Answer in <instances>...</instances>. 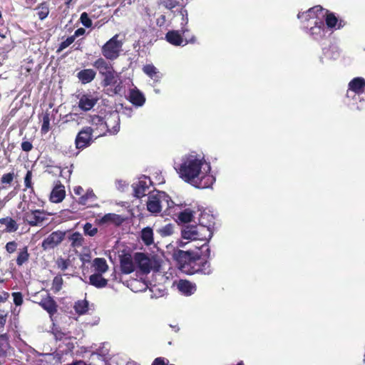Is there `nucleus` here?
I'll return each mask as SVG.
<instances>
[{
  "instance_id": "2eb2a0df",
  "label": "nucleus",
  "mask_w": 365,
  "mask_h": 365,
  "mask_svg": "<svg viewBox=\"0 0 365 365\" xmlns=\"http://www.w3.org/2000/svg\"><path fill=\"white\" fill-rule=\"evenodd\" d=\"M134 259L136 269L138 268L141 272L147 274L152 269L153 262L147 255L137 252L134 255Z\"/></svg>"
},
{
  "instance_id": "bf43d9fd",
  "label": "nucleus",
  "mask_w": 365,
  "mask_h": 365,
  "mask_svg": "<svg viewBox=\"0 0 365 365\" xmlns=\"http://www.w3.org/2000/svg\"><path fill=\"white\" fill-rule=\"evenodd\" d=\"M6 322V314H0V328H3Z\"/></svg>"
},
{
  "instance_id": "864d4df0",
  "label": "nucleus",
  "mask_w": 365,
  "mask_h": 365,
  "mask_svg": "<svg viewBox=\"0 0 365 365\" xmlns=\"http://www.w3.org/2000/svg\"><path fill=\"white\" fill-rule=\"evenodd\" d=\"M17 244L15 242H9L6 245V250L9 253H13L16 251Z\"/></svg>"
},
{
  "instance_id": "c03bdc74",
  "label": "nucleus",
  "mask_w": 365,
  "mask_h": 365,
  "mask_svg": "<svg viewBox=\"0 0 365 365\" xmlns=\"http://www.w3.org/2000/svg\"><path fill=\"white\" fill-rule=\"evenodd\" d=\"M48 13H49L48 8L44 5H41V6H39L38 8L37 14H38V16L39 17V19L41 20L46 18L47 16L48 15Z\"/></svg>"
},
{
  "instance_id": "de8ad7c7",
  "label": "nucleus",
  "mask_w": 365,
  "mask_h": 365,
  "mask_svg": "<svg viewBox=\"0 0 365 365\" xmlns=\"http://www.w3.org/2000/svg\"><path fill=\"white\" fill-rule=\"evenodd\" d=\"M12 297L16 306H21L23 304V295L21 292H13Z\"/></svg>"
},
{
  "instance_id": "ea45409f",
  "label": "nucleus",
  "mask_w": 365,
  "mask_h": 365,
  "mask_svg": "<svg viewBox=\"0 0 365 365\" xmlns=\"http://www.w3.org/2000/svg\"><path fill=\"white\" fill-rule=\"evenodd\" d=\"M74 309L78 314H83L88 311V302L86 300H79L76 302Z\"/></svg>"
},
{
  "instance_id": "603ef678",
  "label": "nucleus",
  "mask_w": 365,
  "mask_h": 365,
  "mask_svg": "<svg viewBox=\"0 0 365 365\" xmlns=\"http://www.w3.org/2000/svg\"><path fill=\"white\" fill-rule=\"evenodd\" d=\"M32 172L29 170L24 178V184L26 188H32Z\"/></svg>"
},
{
  "instance_id": "9d476101",
  "label": "nucleus",
  "mask_w": 365,
  "mask_h": 365,
  "mask_svg": "<svg viewBox=\"0 0 365 365\" xmlns=\"http://www.w3.org/2000/svg\"><path fill=\"white\" fill-rule=\"evenodd\" d=\"M187 31V29L183 28L180 31H170L167 33L165 38L170 44L176 46H185L189 43H195V37H192L189 40H187L182 37Z\"/></svg>"
},
{
  "instance_id": "774afa93",
  "label": "nucleus",
  "mask_w": 365,
  "mask_h": 365,
  "mask_svg": "<svg viewBox=\"0 0 365 365\" xmlns=\"http://www.w3.org/2000/svg\"><path fill=\"white\" fill-rule=\"evenodd\" d=\"M66 1H67V2H69V1H71V0H66Z\"/></svg>"
},
{
  "instance_id": "4d7b16f0",
  "label": "nucleus",
  "mask_w": 365,
  "mask_h": 365,
  "mask_svg": "<svg viewBox=\"0 0 365 365\" xmlns=\"http://www.w3.org/2000/svg\"><path fill=\"white\" fill-rule=\"evenodd\" d=\"M9 297V294L7 292L3 291L0 293V303L5 302Z\"/></svg>"
},
{
  "instance_id": "5701e85b",
  "label": "nucleus",
  "mask_w": 365,
  "mask_h": 365,
  "mask_svg": "<svg viewBox=\"0 0 365 365\" xmlns=\"http://www.w3.org/2000/svg\"><path fill=\"white\" fill-rule=\"evenodd\" d=\"M324 58L329 60H336L340 56L339 48L334 44L324 47L322 50ZM320 61L324 63L323 57H321Z\"/></svg>"
},
{
  "instance_id": "6e6d98bb",
  "label": "nucleus",
  "mask_w": 365,
  "mask_h": 365,
  "mask_svg": "<svg viewBox=\"0 0 365 365\" xmlns=\"http://www.w3.org/2000/svg\"><path fill=\"white\" fill-rule=\"evenodd\" d=\"M14 178L13 173L4 174L1 178V182L3 183H10Z\"/></svg>"
},
{
  "instance_id": "09e8293b",
  "label": "nucleus",
  "mask_w": 365,
  "mask_h": 365,
  "mask_svg": "<svg viewBox=\"0 0 365 365\" xmlns=\"http://www.w3.org/2000/svg\"><path fill=\"white\" fill-rule=\"evenodd\" d=\"M163 5L168 9H173L176 7L178 2L177 0H162Z\"/></svg>"
},
{
  "instance_id": "b1692460",
  "label": "nucleus",
  "mask_w": 365,
  "mask_h": 365,
  "mask_svg": "<svg viewBox=\"0 0 365 365\" xmlns=\"http://www.w3.org/2000/svg\"><path fill=\"white\" fill-rule=\"evenodd\" d=\"M94 133H96L97 136L106 135V130L104 125V117L101 118L98 115H94L91 118V120Z\"/></svg>"
},
{
  "instance_id": "412c9836",
  "label": "nucleus",
  "mask_w": 365,
  "mask_h": 365,
  "mask_svg": "<svg viewBox=\"0 0 365 365\" xmlns=\"http://www.w3.org/2000/svg\"><path fill=\"white\" fill-rule=\"evenodd\" d=\"M128 98L130 102L137 107L143 106L145 102L143 93L135 87L130 90Z\"/></svg>"
},
{
  "instance_id": "8fccbe9b",
  "label": "nucleus",
  "mask_w": 365,
  "mask_h": 365,
  "mask_svg": "<svg viewBox=\"0 0 365 365\" xmlns=\"http://www.w3.org/2000/svg\"><path fill=\"white\" fill-rule=\"evenodd\" d=\"M178 14L181 16V25H186L188 22L187 10L181 8L178 11Z\"/></svg>"
},
{
  "instance_id": "aec40b11",
  "label": "nucleus",
  "mask_w": 365,
  "mask_h": 365,
  "mask_svg": "<svg viewBox=\"0 0 365 365\" xmlns=\"http://www.w3.org/2000/svg\"><path fill=\"white\" fill-rule=\"evenodd\" d=\"M120 268L122 272L124 274H130L136 270V264L134 257H132L130 255H124L120 261Z\"/></svg>"
},
{
  "instance_id": "0e129e2a",
  "label": "nucleus",
  "mask_w": 365,
  "mask_h": 365,
  "mask_svg": "<svg viewBox=\"0 0 365 365\" xmlns=\"http://www.w3.org/2000/svg\"><path fill=\"white\" fill-rule=\"evenodd\" d=\"M126 365H138V364L135 361H131L127 362Z\"/></svg>"
},
{
  "instance_id": "6ab92c4d",
  "label": "nucleus",
  "mask_w": 365,
  "mask_h": 365,
  "mask_svg": "<svg viewBox=\"0 0 365 365\" xmlns=\"http://www.w3.org/2000/svg\"><path fill=\"white\" fill-rule=\"evenodd\" d=\"M195 255L192 256L190 252H185L180 250H177L173 252V258L178 261L182 268H185V264H191L195 261Z\"/></svg>"
},
{
  "instance_id": "13d9d810",
  "label": "nucleus",
  "mask_w": 365,
  "mask_h": 365,
  "mask_svg": "<svg viewBox=\"0 0 365 365\" xmlns=\"http://www.w3.org/2000/svg\"><path fill=\"white\" fill-rule=\"evenodd\" d=\"M83 188L81 186H76L73 187V192L76 195H83Z\"/></svg>"
},
{
  "instance_id": "ddd939ff",
  "label": "nucleus",
  "mask_w": 365,
  "mask_h": 365,
  "mask_svg": "<svg viewBox=\"0 0 365 365\" xmlns=\"http://www.w3.org/2000/svg\"><path fill=\"white\" fill-rule=\"evenodd\" d=\"M324 20L326 22V29L327 31L333 32L336 30L343 28L346 23L345 21L337 16L334 13L326 9V14L324 16Z\"/></svg>"
},
{
  "instance_id": "052dcab7",
  "label": "nucleus",
  "mask_w": 365,
  "mask_h": 365,
  "mask_svg": "<svg viewBox=\"0 0 365 365\" xmlns=\"http://www.w3.org/2000/svg\"><path fill=\"white\" fill-rule=\"evenodd\" d=\"M152 365H165V361L162 358H156Z\"/></svg>"
},
{
  "instance_id": "c9c22d12",
  "label": "nucleus",
  "mask_w": 365,
  "mask_h": 365,
  "mask_svg": "<svg viewBox=\"0 0 365 365\" xmlns=\"http://www.w3.org/2000/svg\"><path fill=\"white\" fill-rule=\"evenodd\" d=\"M194 217V212L190 209H185L180 212L178 215V219L180 222L187 223L192 220Z\"/></svg>"
},
{
  "instance_id": "49530a36",
  "label": "nucleus",
  "mask_w": 365,
  "mask_h": 365,
  "mask_svg": "<svg viewBox=\"0 0 365 365\" xmlns=\"http://www.w3.org/2000/svg\"><path fill=\"white\" fill-rule=\"evenodd\" d=\"M56 264L58 269H60L62 271H64L68 268L69 262L68 260L61 257L57 259Z\"/></svg>"
},
{
  "instance_id": "f8f14e48",
  "label": "nucleus",
  "mask_w": 365,
  "mask_h": 365,
  "mask_svg": "<svg viewBox=\"0 0 365 365\" xmlns=\"http://www.w3.org/2000/svg\"><path fill=\"white\" fill-rule=\"evenodd\" d=\"M152 182L148 177L145 175L140 177L133 184L135 196L140 198L145 196L147 194H150V186Z\"/></svg>"
},
{
  "instance_id": "58836bf2",
  "label": "nucleus",
  "mask_w": 365,
  "mask_h": 365,
  "mask_svg": "<svg viewBox=\"0 0 365 365\" xmlns=\"http://www.w3.org/2000/svg\"><path fill=\"white\" fill-rule=\"evenodd\" d=\"M51 117L48 112L42 114V125L41 131L42 133L46 134L50 130Z\"/></svg>"
},
{
  "instance_id": "cd10ccee",
  "label": "nucleus",
  "mask_w": 365,
  "mask_h": 365,
  "mask_svg": "<svg viewBox=\"0 0 365 365\" xmlns=\"http://www.w3.org/2000/svg\"><path fill=\"white\" fill-rule=\"evenodd\" d=\"M194 258H195V260H200L202 258V259L204 261H200L198 263V267L196 268L194 271L190 272V274H193L194 272H202V274H209L211 273L210 264L207 260H205V259H207V257H204L203 256H201L200 258H197V257H196V253H195Z\"/></svg>"
},
{
  "instance_id": "6e6552de",
  "label": "nucleus",
  "mask_w": 365,
  "mask_h": 365,
  "mask_svg": "<svg viewBox=\"0 0 365 365\" xmlns=\"http://www.w3.org/2000/svg\"><path fill=\"white\" fill-rule=\"evenodd\" d=\"M104 125L106 134L115 135L120 130V115L118 112L112 111L104 116Z\"/></svg>"
},
{
  "instance_id": "2f4dec72",
  "label": "nucleus",
  "mask_w": 365,
  "mask_h": 365,
  "mask_svg": "<svg viewBox=\"0 0 365 365\" xmlns=\"http://www.w3.org/2000/svg\"><path fill=\"white\" fill-rule=\"evenodd\" d=\"M93 267H94L96 274H103L107 272L108 266L104 258H95L93 261Z\"/></svg>"
},
{
  "instance_id": "0eeeda50",
  "label": "nucleus",
  "mask_w": 365,
  "mask_h": 365,
  "mask_svg": "<svg viewBox=\"0 0 365 365\" xmlns=\"http://www.w3.org/2000/svg\"><path fill=\"white\" fill-rule=\"evenodd\" d=\"M326 14V9L321 6L317 5L312 8L309 9L306 11H300L297 14V18L302 22L309 21L314 20V21H320L324 20V16Z\"/></svg>"
},
{
  "instance_id": "a878e982",
  "label": "nucleus",
  "mask_w": 365,
  "mask_h": 365,
  "mask_svg": "<svg viewBox=\"0 0 365 365\" xmlns=\"http://www.w3.org/2000/svg\"><path fill=\"white\" fill-rule=\"evenodd\" d=\"M143 71L153 81L158 82L162 78L161 73L153 64H146L143 67Z\"/></svg>"
},
{
  "instance_id": "1a4fd4ad",
  "label": "nucleus",
  "mask_w": 365,
  "mask_h": 365,
  "mask_svg": "<svg viewBox=\"0 0 365 365\" xmlns=\"http://www.w3.org/2000/svg\"><path fill=\"white\" fill-rule=\"evenodd\" d=\"M22 218L31 226H36L47 220V214L41 210H24Z\"/></svg>"
},
{
  "instance_id": "f03ea898",
  "label": "nucleus",
  "mask_w": 365,
  "mask_h": 365,
  "mask_svg": "<svg viewBox=\"0 0 365 365\" xmlns=\"http://www.w3.org/2000/svg\"><path fill=\"white\" fill-rule=\"evenodd\" d=\"M212 224V215L204 212L201 214L199 218L198 225H186L181 229V236L183 240L197 242V245H195V247L200 250V253L196 252L197 258L201 256L204 257H210V250L208 242L213 234Z\"/></svg>"
},
{
  "instance_id": "7ed1b4c3",
  "label": "nucleus",
  "mask_w": 365,
  "mask_h": 365,
  "mask_svg": "<svg viewBox=\"0 0 365 365\" xmlns=\"http://www.w3.org/2000/svg\"><path fill=\"white\" fill-rule=\"evenodd\" d=\"M147 209L153 215H157L163 210L165 215L173 216L177 214L179 205L175 204L165 192L156 191L149 195Z\"/></svg>"
},
{
  "instance_id": "7c9ffc66",
  "label": "nucleus",
  "mask_w": 365,
  "mask_h": 365,
  "mask_svg": "<svg viewBox=\"0 0 365 365\" xmlns=\"http://www.w3.org/2000/svg\"><path fill=\"white\" fill-rule=\"evenodd\" d=\"M89 282L97 288H103L107 285L108 280L102 277V274H93L89 277Z\"/></svg>"
},
{
  "instance_id": "c756f323",
  "label": "nucleus",
  "mask_w": 365,
  "mask_h": 365,
  "mask_svg": "<svg viewBox=\"0 0 365 365\" xmlns=\"http://www.w3.org/2000/svg\"><path fill=\"white\" fill-rule=\"evenodd\" d=\"M96 73L93 69H83L78 73V78L83 84L91 82L96 77Z\"/></svg>"
},
{
  "instance_id": "9b49d317",
  "label": "nucleus",
  "mask_w": 365,
  "mask_h": 365,
  "mask_svg": "<svg viewBox=\"0 0 365 365\" xmlns=\"http://www.w3.org/2000/svg\"><path fill=\"white\" fill-rule=\"evenodd\" d=\"M94 130L92 127L83 128L76 135L75 139L76 148L83 150L91 145L92 143L93 133Z\"/></svg>"
},
{
  "instance_id": "69168bd1",
  "label": "nucleus",
  "mask_w": 365,
  "mask_h": 365,
  "mask_svg": "<svg viewBox=\"0 0 365 365\" xmlns=\"http://www.w3.org/2000/svg\"><path fill=\"white\" fill-rule=\"evenodd\" d=\"M27 5H28V6H31V4H30V3H27Z\"/></svg>"
},
{
  "instance_id": "473e14b6",
  "label": "nucleus",
  "mask_w": 365,
  "mask_h": 365,
  "mask_svg": "<svg viewBox=\"0 0 365 365\" xmlns=\"http://www.w3.org/2000/svg\"><path fill=\"white\" fill-rule=\"evenodd\" d=\"M0 224L5 226V231L13 232L18 230L19 226L16 222L11 217H4L0 219Z\"/></svg>"
},
{
  "instance_id": "79ce46f5",
  "label": "nucleus",
  "mask_w": 365,
  "mask_h": 365,
  "mask_svg": "<svg viewBox=\"0 0 365 365\" xmlns=\"http://www.w3.org/2000/svg\"><path fill=\"white\" fill-rule=\"evenodd\" d=\"M83 231L85 235L93 237L97 234L98 228L94 227L92 224L86 222L83 226Z\"/></svg>"
},
{
  "instance_id": "72a5a7b5",
  "label": "nucleus",
  "mask_w": 365,
  "mask_h": 365,
  "mask_svg": "<svg viewBox=\"0 0 365 365\" xmlns=\"http://www.w3.org/2000/svg\"><path fill=\"white\" fill-rule=\"evenodd\" d=\"M122 222L123 218L120 215L114 213L106 214L100 220V222L102 224L114 223L115 225H120Z\"/></svg>"
},
{
  "instance_id": "e2e57ef3",
  "label": "nucleus",
  "mask_w": 365,
  "mask_h": 365,
  "mask_svg": "<svg viewBox=\"0 0 365 365\" xmlns=\"http://www.w3.org/2000/svg\"><path fill=\"white\" fill-rule=\"evenodd\" d=\"M170 327L173 329V331H174L175 332H178V331H179V330H180V327H179V326H178V324H174V325H173V324H170Z\"/></svg>"
},
{
  "instance_id": "5fc2aeb1",
  "label": "nucleus",
  "mask_w": 365,
  "mask_h": 365,
  "mask_svg": "<svg viewBox=\"0 0 365 365\" xmlns=\"http://www.w3.org/2000/svg\"><path fill=\"white\" fill-rule=\"evenodd\" d=\"M33 145L29 141H24L21 143V149L25 152H29L32 150Z\"/></svg>"
},
{
  "instance_id": "338daca9",
  "label": "nucleus",
  "mask_w": 365,
  "mask_h": 365,
  "mask_svg": "<svg viewBox=\"0 0 365 365\" xmlns=\"http://www.w3.org/2000/svg\"><path fill=\"white\" fill-rule=\"evenodd\" d=\"M56 339H58L59 340H61V338H58L57 336H56Z\"/></svg>"
},
{
  "instance_id": "39448f33",
  "label": "nucleus",
  "mask_w": 365,
  "mask_h": 365,
  "mask_svg": "<svg viewBox=\"0 0 365 365\" xmlns=\"http://www.w3.org/2000/svg\"><path fill=\"white\" fill-rule=\"evenodd\" d=\"M346 96L352 106L365 101V79L362 77L353 78L348 84Z\"/></svg>"
},
{
  "instance_id": "680f3d73",
  "label": "nucleus",
  "mask_w": 365,
  "mask_h": 365,
  "mask_svg": "<svg viewBox=\"0 0 365 365\" xmlns=\"http://www.w3.org/2000/svg\"><path fill=\"white\" fill-rule=\"evenodd\" d=\"M85 34V29H83V28H80V29H78L76 31H75V34H74V37L75 36H82Z\"/></svg>"
},
{
  "instance_id": "dca6fc26",
  "label": "nucleus",
  "mask_w": 365,
  "mask_h": 365,
  "mask_svg": "<svg viewBox=\"0 0 365 365\" xmlns=\"http://www.w3.org/2000/svg\"><path fill=\"white\" fill-rule=\"evenodd\" d=\"M65 232L55 231L51 233L42 242V248L44 250H51L58 246L64 239Z\"/></svg>"
},
{
  "instance_id": "f704fd0d",
  "label": "nucleus",
  "mask_w": 365,
  "mask_h": 365,
  "mask_svg": "<svg viewBox=\"0 0 365 365\" xmlns=\"http://www.w3.org/2000/svg\"><path fill=\"white\" fill-rule=\"evenodd\" d=\"M96 200V196L93 190L88 189L86 192L79 197L78 203L83 205H87L88 202H93Z\"/></svg>"
},
{
  "instance_id": "4be33fe9",
  "label": "nucleus",
  "mask_w": 365,
  "mask_h": 365,
  "mask_svg": "<svg viewBox=\"0 0 365 365\" xmlns=\"http://www.w3.org/2000/svg\"><path fill=\"white\" fill-rule=\"evenodd\" d=\"M177 287L182 294L186 296H190L196 291L195 284L186 279H180L177 284Z\"/></svg>"
},
{
  "instance_id": "4468645a",
  "label": "nucleus",
  "mask_w": 365,
  "mask_h": 365,
  "mask_svg": "<svg viewBox=\"0 0 365 365\" xmlns=\"http://www.w3.org/2000/svg\"><path fill=\"white\" fill-rule=\"evenodd\" d=\"M314 25L309 29L307 28V33L309 36L317 41H322L327 36V29H326L324 20L320 21H314Z\"/></svg>"
},
{
  "instance_id": "bb28decb",
  "label": "nucleus",
  "mask_w": 365,
  "mask_h": 365,
  "mask_svg": "<svg viewBox=\"0 0 365 365\" xmlns=\"http://www.w3.org/2000/svg\"><path fill=\"white\" fill-rule=\"evenodd\" d=\"M66 192L64 186L58 185L53 187L50 195V200L54 203H58L65 198Z\"/></svg>"
},
{
  "instance_id": "c85d7f7f",
  "label": "nucleus",
  "mask_w": 365,
  "mask_h": 365,
  "mask_svg": "<svg viewBox=\"0 0 365 365\" xmlns=\"http://www.w3.org/2000/svg\"><path fill=\"white\" fill-rule=\"evenodd\" d=\"M140 239L146 246L154 244V233L150 227H146L142 229L140 232Z\"/></svg>"
},
{
  "instance_id": "3c124183",
  "label": "nucleus",
  "mask_w": 365,
  "mask_h": 365,
  "mask_svg": "<svg viewBox=\"0 0 365 365\" xmlns=\"http://www.w3.org/2000/svg\"><path fill=\"white\" fill-rule=\"evenodd\" d=\"M74 40H75L74 36H70V37L67 38L65 41L61 42V43L60 44L59 49L60 50L65 49L66 48L69 46L71 43H73Z\"/></svg>"
},
{
  "instance_id": "423d86ee",
  "label": "nucleus",
  "mask_w": 365,
  "mask_h": 365,
  "mask_svg": "<svg viewBox=\"0 0 365 365\" xmlns=\"http://www.w3.org/2000/svg\"><path fill=\"white\" fill-rule=\"evenodd\" d=\"M118 37L119 35L115 34L102 46V54L106 59L113 61L120 56L123 42L118 40Z\"/></svg>"
},
{
  "instance_id": "f3484780",
  "label": "nucleus",
  "mask_w": 365,
  "mask_h": 365,
  "mask_svg": "<svg viewBox=\"0 0 365 365\" xmlns=\"http://www.w3.org/2000/svg\"><path fill=\"white\" fill-rule=\"evenodd\" d=\"M38 304L48 313L50 318L52 319L53 315L57 312V304L53 297L49 294L46 293L42 295V298Z\"/></svg>"
},
{
  "instance_id": "20e7f679",
  "label": "nucleus",
  "mask_w": 365,
  "mask_h": 365,
  "mask_svg": "<svg viewBox=\"0 0 365 365\" xmlns=\"http://www.w3.org/2000/svg\"><path fill=\"white\" fill-rule=\"evenodd\" d=\"M93 66L98 71L99 73L103 76V86H115V93H118L121 90V82L120 81V73L115 71L113 64L106 61L103 58H98Z\"/></svg>"
},
{
  "instance_id": "e433bc0d",
  "label": "nucleus",
  "mask_w": 365,
  "mask_h": 365,
  "mask_svg": "<svg viewBox=\"0 0 365 365\" xmlns=\"http://www.w3.org/2000/svg\"><path fill=\"white\" fill-rule=\"evenodd\" d=\"M69 240L71 242V246L73 247H80L83 245L84 239L82 235L78 232L73 233L69 237Z\"/></svg>"
},
{
  "instance_id": "a18cd8bd",
  "label": "nucleus",
  "mask_w": 365,
  "mask_h": 365,
  "mask_svg": "<svg viewBox=\"0 0 365 365\" xmlns=\"http://www.w3.org/2000/svg\"><path fill=\"white\" fill-rule=\"evenodd\" d=\"M62 284V278L61 277H56L53 280L52 289L54 290V292H57L61 289Z\"/></svg>"
},
{
  "instance_id": "393cba45",
  "label": "nucleus",
  "mask_w": 365,
  "mask_h": 365,
  "mask_svg": "<svg viewBox=\"0 0 365 365\" xmlns=\"http://www.w3.org/2000/svg\"><path fill=\"white\" fill-rule=\"evenodd\" d=\"M94 133H96L97 136L106 135V130L104 125V117L101 118L98 115H94L91 118V120Z\"/></svg>"
},
{
  "instance_id": "37998d69",
  "label": "nucleus",
  "mask_w": 365,
  "mask_h": 365,
  "mask_svg": "<svg viewBox=\"0 0 365 365\" xmlns=\"http://www.w3.org/2000/svg\"><path fill=\"white\" fill-rule=\"evenodd\" d=\"M80 20L81 24L86 28H90L92 26V21L89 18L88 14L86 12H83L81 14Z\"/></svg>"
},
{
  "instance_id": "f257e3e1",
  "label": "nucleus",
  "mask_w": 365,
  "mask_h": 365,
  "mask_svg": "<svg viewBox=\"0 0 365 365\" xmlns=\"http://www.w3.org/2000/svg\"><path fill=\"white\" fill-rule=\"evenodd\" d=\"M174 168L182 180L198 189L210 188L216 180L210 163L202 153L184 154L175 163Z\"/></svg>"
},
{
  "instance_id": "4c0bfd02",
  "label": "nucleus",
  "mask_w": 365,
  "mask_h": 365,
  "mask_svg": "<svg viewBox=\"0 0 365 365\" xmlns=\"http://www.w3.org/2000/svg\"><path fill=\"white\" fill-rule=\"evenodd\" d=\"M174 225L169 223L158 228L157 232L163 237H168L174 233Z\"/></svg>"
},
{
  "instance_id": "a211bd4d",
  "label": "nucleus",
  "mask_w": 365,
  "mask_h": 365,
  "mask_svg": "<svg viewBox=\"0 0 365 365\" xmlns=\"http://www.w3.org/2000/svg\"><path fill=\"white\" fill-rule=\"evenodd\" d=\"M98 101L97 96L91 93L83 94L79 97L78 107L83 111L91 110Z\"/></svg>"
},
{
  "instance_id": "a19ab883",
  "label": "nucleus",
  "mask_w": 365,
  "mask_h": 365,
  "mask_svg": "<svg viewBox=\"0 0 365 365\" xmlns=\"http://www.w3.org/2000/svg\"><path fill=\"white\" fill-rule=\"evenodd\" d=\"M29 255L28 253V249L24 247L19 253L16 259V263L19 266H21L24 263L28 261Z\"/></svg>"
}]
</instances>
